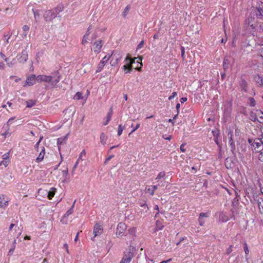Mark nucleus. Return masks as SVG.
<instances>
[{
    "label": "nucleus",
    "mask_w": 263,
    "mask_h": 263,
    "mask_svg": "<svg viewBox=\"0 0 263 263\" xmlns=\"http://www.w3.org/2000/svg\"><path fill=\"white\" fill-rule=\"evenodd\" d=\"M248 141L253 152L259 153L263 150L262 138H248Z\"/></svg>",
    "instance_id": "1"
},
{
    "label": "nucleus",
    "mask_w": 263,
    "mask_h": 263,
    "mask_svg": "<svg viewBox=\"0 0 263 263\" xmlns=\"http://www.w3.org/2000/svg\"><path fill=\"white\" fill-rule=\"evenodd\" d=\"M255 17L250 16L248 20V25L250 27L249 30L252 34L256 31L263 32V25H261L255 21Z\"/></svg>",
    "instance_id": "2"
},
{
    "label": "nucleus",
    "mask_w": 263,
    "mask_h": 263,
    "mask_svg": "<svg viewBox=\"0 0 263 263\" xmlns=\"http://www.w3.org/2000/svg\"><path fill=\"white\" fill-rule=\"evenodd\" d=\"M250 16L256 17V18L263 20V3L260 2L256 8L252 11Z\"/></svg>",
    "instance_id": "3"
},
{
    "label": "nucleus",
    "mask_w": 263,
    "mask_h": 263,
    "mask_svg": "<svg viewBox=\"0 0 263 263\" xmlns=\"http://www.w3.org/2000/svg\"><path fill=\"white\" fill-rule=\"evenodd\" d=\"M136 253V248L135 247H130L128 251L126 253H124V255L122 258L121 261L124 263H129L131 261L132 258L134 256Z\"/></svg>",
    "instance_id": "4"
},
{
    "label": "nucleus",
    "mask_w": 263,
    "mask_h": 263,
    "mask_svg": "<svg viewBox=\"0 0 263 263\" xmlns=\"http://www.w3.org/2000/svg\"><path fill=\"white\" fill-rule=\"evenodd\" d=\"M228 136L229 138V143L231 147V151L234 157H236V147L235 144L233 139V132L232 131H229L228 133Z\"/></svg>",
    "instance_id": "5"
},
{
    "label": "nucleus",
    "mask_w": 263,
    "mask_h": 263,
    "mask_svg": "<svg viewBox=\"0 0 263 263\" xmlns=\"http://www.w3.org/2000/svg\"><path fill=\"white\" fill-rule=\"evenodd\" d=\"M44 18L46 21H51L57 16L52 9L46 11L44 14Z\"/></svg>",
    "instance_id": "6"
},
{
    "label": "nucleus",
    "mask_w": 263,
    "mask_h": 263,
    "mask_svg": "<svg viewBox=\"0 0 263 263\" xmlns=\"http://www.w3.org/2000/svg\"><path fill=\"white\" fill-rule=\"evenodd\" d=\"M93 233L94 234V236L91 238V240L92 241H94L95 237H96L97 236L100 235L103 233L102 226L99 224L98 223H96L93 227Z\"/></svg>",
    "instance_id": "7"
},
{
    "label": "nucleus",
    "mask_w": 263,
    "mask_h": 263,
    "mask_svg": "<svg viewBox=\"0 0 263 263\" xmlns=\"http://www.w3.org/2000/svg\"><path fill=\"white\" fill-rule=\"evenodd\" d=\"M17 58L19 63L22 64L25 63L28 59V52L26 49L23 50L21 54L18 55Z\"/></svg>",
    "instance_id": "8"
},
{
    "label": "nucleus",
    "mask_w": 263,
    "mask_h": 263,
    "mask_svg": "<svg viewBox=\"0 0 263 263\" xmlns=\"http://www.w3.org/2000/svg\"><path fill=\"white\" fill-rule=\"evenodd\" d=\"M126 229V226L124 223L120 222L117 226L116 229V235L118 236L123 235L125 230Z\"/></svg>",
    "instance_id": "9"
},
{
    "label": "nucleus",
    "mask_w": 263,
    "mask_h": 263,
    "mask_svg": "<svg viewBox=\"0 0 263 263\" xmlns=\"http://www.w3.org/2000/svg\"><path fill=\"white\" fill-rule=\"evenodd\" d=\"M61 77V76L58 71H57L52 73V76H51V82L52 83V84L55 86L58 83L60 82Z\"/></svg>",
    "instance_id": "10"
},
{
    "label": "nucleus",
    "mask_w": 263,
    "mask_h": 263,
    "mask_svg": "<svg viewBox=\"0 0 263 263\" xmlns=\"http://www.w3.org/2000/svg\"><path fill=\"white\" fill-rule=\"evenodd\" d=\"M237 150L239 154L240 153V151L242 153H245L247 151V144L246 141L244 139L241 140L238 144Z\"/></svg>",
    "instance_id": "11"
},
{
    "label": "nucleus",
    "mask_w": 263,
    "mask_h": 263,
    "mask_svg": "<svg viewBox=\"0 0 263 263\" xmlns=\"http://www.w3.org/2000/svg\"><path fill=\"white\" fill-rule=\"evenodd\" d=\"M191 165H193L191 167L192 170L197 172L200 168L201 162L199 160L195 159L191 162Z\"/></svg>",
    "instance_id": "12"
},
{
    "label": "nucleus",
    "mask_w": 263,
    "mask_h": 263,
    "mask_svg": "<svg viewBox=\"0 0 263 263\" xmlns=\"http://www.w3.org/2000/svg\"><path fill=\"white\" fill-rule=\"evenodd\" d=\"M102 42V41L101 40H99L94 43L93 49L95 52L99 53L100 52L101 49L103 45Z\"/></svg>",
    "instance_id": "13"
},
{
    "label": "nucleus",
    "mask_w": 263,
    "mask_h": 263,
    "mask_svg": "<svg viewBox=\"0 0 263 263\" xmlns=\"http://www.w3.org/2000/svg\"><path fill=\"white\" fill-rule=\"evenodd\" d=\"M253 80L256 82L258 86H263V78L259 74H255L253 76Z\"/></svg>",
    "instance_id": "14"
},
{
    "label": "nucleus",
    "mask_w": 263,
    "mask_h": 263,
    "mask_svg": "<svg viewBox=\"0 0 263 263\" xmlns=\"http://www.w3.org/2000/svg\"><path fill=\"white\" fill-rule=\"evenodd\" d=\"M26 82L29 86L33 85L36 82V76L35 74H31L30 76L28 77Z\"/></svg>",
    "instance_id": "15"
},
{
    "label": "nucleus",
    "mask_w": 263,
    "mask_h": 263,
    "mask_svg": "<svg viewBox=\"0 0 263 263\" xmlns=\"http://www.w3.org/2000/svg\"><path fill=\"white\" fill-rule=\"evenodd\" d=\"M231 57H226L223 62V69L226 71L231 65Z\"/></svg>",
    "instance_id": "16"
},
{
    "label": "nucleus",
    "mask_w": 263,
    "mask_h": 263,
    "mask_svg": "<svg viewBox=\"0 0 263 263\" xmlns=\"http://www.w3.org/2000/svg\"><path fill=\"white\" fill-rule=\"evenodd\" d=\"M208 214L205 213H200L199 215L198 221L200 226H202L205 223L204 217H207Z\"/></svg>",
    "instance_id": "17"
},
{
    "label": "nucleus",
    "mask_w": 263,
    "mask_h": 263,
    "mask_svg": "<svg viewBox=\"0 0 263 263\" xmlns=\"http://www.w3.org/2000/svg\"><path fill=\"white\" fill-rule=\"evenodd\" d=\"M239 86L241 89V90H243L245 92H247V87L248 86V83L244 79H241V80L239 82Z\"/></svg>",
    "instance_id": "18"
},
{
    "label": "nucleus",
    "mask_w": 263,
    "mask_h": 263,
    "mask_svg": "<svg viewBox=\"0 0 263 263\" xmlns=\"http://www.w3.org/2000/svg\"><path fill=\"white\" fill-rule=\"evenodd\" d=\"M45 154V147L44 146H43L42 147V150H41V152L40 153L39 156L36 159V162L37 163L41 162L44 159Z\"/></svg>",
    "instance_id": "19"
},
{
    "label": "nucleus",
    "mask_w": 263,
    "mask_h": 263,
    "mask_svg": "<svg viewBox=\"0 0 263 263\" xmlns=\"http://www.w3.org/2000/svg\"><path fill=\"white\" fill-rule=\"evenodd\" d=\"M250 119L251 121L253 122H256L257 121L260 123H262V122L259 120L257 119V114L253 112V111H251L250 113Z\"/></svg>",
    "instance_id": "20"
},
{
    "label": "nucleus",
    "mask_w": 263,
    "mask_h": 263,
    "mask_svg": "<svg viewBox=\"0 0 263 263\" xmlns=\"http://www.w3.org/2000/svg\"><path fill=\"white\" fill-rule=\"evenodd\" d=\"M67 135L64 136V137H61L58 139L57 140V144L58 145V149L59 151H60V145L63 144L66 142V141L67 139Z\"/></svg>",
    "instance_id": "21"
},
{
    "label": "nucleus",
    "mask_w": 263,
    "mask_h": 263,
    "mask_svg": "<svg viewBox=\"0 0 263 263\" xmlns=\"http://www.w3.org/2000/svg\"><path fill=\"white\" fill-rule=\"evenodd\" d=\"M254 199L256 201L259 208L260 207L263 208V199L261 197H259L258 195L254 196Z\"/></svg>",
    "instance_id": "22"
},
{
    "label": "nucleus",
    "mask_w": 263,
    "mask_h": 263,
    "mask_svg": "<svg viewBox=\"0 0 263 263\" xmlns=\"http://www.w3.org/2000/svg\"><path fill=\"white\" fill-rule=\"evenodd\" d=\"M230 219L229 216H228L226 213L221 212L219 214V221L222 222H225L228 221Z\"/></svg>",
    "instance_id": "23"
},
{
    "label": "nucleus",
    "mask_w": 263,
    "mask_h": 263,
    "mask_svg": "<svg viewBox=\"0 0 263 263\" xmlns=\"http://www.w3.org/2000/svg\"><path fill=\"white\" fill-rule=\"evenodd\" d=\"M6 196L2 195L0 196V207L3 208L8 205V201L5 199Z\"/></svg>",
    "instance_id": "24"
},
{
    "label": "nucleus",
    "mask_w": 263,
    "mask_h": 263,
    "mask_svg": "<svg viewBox=\"0 0 263 263\" xmlns=\"http://www.w3.org/2000/svg\"><path fill=\"white\" fill-rule=\"evenodd\" d=\"M57 189L55 187L50 188L48 192L47 197L49 199H51L55 195Z\"/></svg>",
    "instance_id": "25"
},
{
    "label": "nucleus",
    "mask_w": 263,
    "mask_h": 263,
    "mask_svg": "<svg viewBox=\"0 0 263 263\" xmlns=\"http://www.w3.org/2000/svg\"><path fill=\"white\" fill-rule=\"evenodd\" d=\"M52 10L55 13V15L57 16V15L59 13L63 11L64 7L62 5H59L55 8Z\"/></svg>",
    "instance_id": "26"
},
{
    "label": "nucleus",
    "mask_w": 263,
    "mask_h": 263,
    "mask_svg": "<svg viewBox=\"0 0 263 263\" xmlns=\"http://www.w3.org/2000/svg\"><path fill=\"white\" fill-rule=\"evenodd\" d=\"M76 202V200L74 201L71 207L67 210V211L65 213V214L63 216V218L68 217L70 214H71L73 212V208L74 206V203Z\"/></svg>",
    "instance_id": "27"
},
{
    "label": "nucleus",
    "mask_w": 263,
    "mask_h": 263,
    "mask_svg": "<svg viewBox=\"0 0 263 263\" xmlns=\"http://www.w3.org/2000/svg\"><path fill=\"white\" fill-rule=\"evenodd\" d=\"M164 226L162 224L161 221L157 220L156 222V227L155 229V232H157L159 230H161L163 229Z\"/></svg>",
    "instance_id": "28"
},
{
    "label": "nucleus",
    "mask_w": 263,
    "mask_h": 263,
    "mask_svg": "<svg viewBox=\"0 0 263 263\" xmlns=\"http://www.w3.org/2000/svg\"><path fill=\"white\" fill-rule=\"evenodd\" d=\"M123 69L126 71L125 73L130 72L133 70V66L131 64H126L123 66Z\"/></svg>",
    "instance_id": "29"
},
{
    "label": "nucleus",
    "mask_w": 263,
    "mask_h": 263,
    "mask_svg": "<svg viewBox=\"0 0 263 263\" xmlns=\"http://www.w3.org/2000/svg\"><path fill=\"white\" fill-rule=\"evenodd\" d=\"M107 139L108 137L104 133L101 134L100 141L103 145H104L106 143Z\"/></svg>",
    "instance_id": "30"
},
{
    "label": "nucleus",
    "mask_w": 263,
    "mask_h": 263,
    "mask_svg": "<svg viewBox=\"0 0 263 263\" xmlns=\"http://www.w3.org/2000/svg\"><path fill=\"white\" fill-rule=\"evenodd\" d=\"M232 215L231 218L233 219L234 220L236 219V215L237 214V209L236 206H234L231 210Z\"/></svg>",
    "instance_id": "31"
},
{
    "label": "nucleus",
    "mask_w": 263,
    "mask_h": 263,
    "mask_svg": "<svg viewBox=\"0 0 263 263\" xmlns=\"http://www.w3.org/2000/svg\"><path fill=\"white\" fill-rule=\"evenodd\" d=\"M158 185H152L147 189V192L149 193L151 195H153L155 191L157 189Z\"/></svg>",
    "instance_id": "32"
},
{
    "label": "nucleus",
    "mask_w": 263,
    "mask_h": 263,
    "mask_svg": "<svg viewBox=\"0 0 263 263\" xmlns=\"http://www.w3.org/2000/svg\"><path fill=\"white\" fill-rule=\"evenodd\" d=\"M36 102V100H29L26 101V107L31 108L33 106Z\"/></svg>",
    "instance_id": "33"
},
{
    "label": "nucleus",
    "mask_w": 263,
    "mask_h": 263,
    "mask_svg": "<svg viewBox=\"0 0 263 263\" xmlns=\"http://www.w3.org/2000/svg\"><path fill=\"white\" fill-rule=\"evenodd\" d=\"M140 206L143 208L142 209V211H141V213H146L147 212L148 210V206L145 203V202H143V203H140Z\"/></svg>",
    "instance_id": "34"
},
{
    "label": "nucleus",
    "mask_w": 263,
    "mask_h": 263,
    "mask_svg": "<svg viewBox=\"0 0 263 263\" xmlns=\"http://www.w3.org/2000/svg\"><path fill=\"white\" fill-rule=\"evenodd\" d=\"M33 13L34 14V19L36 22L37 21V20L40 18V11L36 9H32Z\"/></svg>",
    "instance_id": "35"
},
{
    "label": "nucleus",
    "mask_w": 263,
    "mask_h": 263,
    "mask_svg": "<svg viewBox=\"0 0 263 263\" xmlns=\"http://www.w3.org/2000/svg\"><path fill=\"white\" fill-rule=\"evenodd\" d=\"M137 58H132L129 57V54H128L126 57L125 58V61L126 62L129 61V64H131V65H132V64L133 63H134L135 62V60L137 59Z\"/></svg>",
    "instance_id": "36"
},
{
    "label": "nucleus",
    "mask_w": 263,
    "mask_h": 263,
    "mask_svg": "<svg viewBox=\"0 0 263 263\" xmlns=\"http://www.w3.org/2000/svg\"><path fill=\"white\" fill-rule=\"evenodd\" d=\"M15 245H16V240H14L13 244L11 246V248L9 251L8 255H11L13 254V251L15 248Z\"/></svg>",
    "instance_id": "37"
},
{
    "label": "nucleus",
    "mask_w": 263,
    "mask_h": 263,
    "mask_svg": "<svg viewBox=\"0 0 263 263\" xmlns=\"http://www.w3.org/2000/svg\"><path fill=\"white\" fill-rule=\"evenodd\" d=\"M128 233L130 235L132 236H136V229L135 228H132L128 230Z\"/></svg>",
    "instance_id": "38"
},
{
    "label": "nucleus",
    "mask_w": 263,
    "mask_h": 263,
    "mask_svg": "<svg viewBox=\"0 0 263 263\" xmlns=\"http://www.w3.org/2000/svg\"><path fill=\"white\" fill-rule=\"evenodd\" d=\"M165 176V173L164 171L161 172L155 178V180L158 181L160 179L163 178Z\"/></svg>",
    "instance_id": "39"
},
{
    "label": "nucleus",
    "mask_w": 263,
    "mask_h": 263,
    "mask_svg": "<svg viewBox=\"0 0 263 263\" xmlns=\"http://www.w3.org/2000/svg\"><path fill=\"white\" fill-rule=\"evenodd\" d=\"M104 65H105V64L103 63V62H100L98 65L97 70H96V72H99L101 71V70L104 67Z\"/></svg>",
    "instance_id": "40"
},
{
    "label": "nucleus",
    "mask_w": 263,
    "mask_h": 263,
    "mask_svg": "<svg viewBox=\"0 0 263 263\" xmlns=\"http://www.w3.org/2000/svg\"><path fill=\"white\" fill-rule=\"evenodd\" d=\"M82 98H83L82 94L80 92H77L73 97L74 99L77 100H79L80 99H82Z\"/></svg>",
    "instance_id": "41"
},
{
    "label": "nucleus",
    "mask_w": 263,
    "mask_h": 263,
    "mask_svg": "<svg viewBox=\"0 0 263 263\" xmlns=\"http://www.w3.org/2000/svg\"><path fill=\"white\" fill-rule=\"evenodd\" d=\"M249 105L250 106H255V105H256V101L255 100V99L253 98H252V97H250L249 98Z\"/></svg>",
    "instance_id": "42"
},
{
    "label": "nucleus",
    "mask_w": 263,
    "mask_h": 263,
    "mask_svg": "<svg viewBox=\"0 0 263 263\" xmlns=\"http://www.w3.org/2000/svg\"><path fill=\"white\" fill-rule=\"evenodd\" d=\"M43 82L49 83L51 82V78L50 76L43 75Z\"/></svg>",
    "instance_id": "43"
},
{
    "label": "nucleus",
    "mask_w": 263,
    "mask_h": 263,
    "mask_svg": "<svg viewBox=\"0 0 263 263\" xmlns=\"http://www.w3.org/2000/svg\"><path fill=\"white\" fill-rule=\"evenodd\" d=\"M111 55H106L103 58L101 62H103V63L105 64L106 62L108 61V60L111 58Z\"/></svg>",
    "instance_id": "44"
},
{
    "label": "nucleus",
    "mask_w": 263,
    "mask_h": 263,
    "mask_svg": "<svg viewBox=\"0 0 263 263\" xmlns=\"http://www.w3.org/2000/svg\"><path fill=\"white\" fill-rule=\"evenodd\" d=\"M124 129V126H122L121 124L119 125L118 130V135L119 136L122 134V132Z\"/></svg>",
    "instance_id": "45"
},
{
    "label": "nucleus",
    "mask_w": 263,
    "mask_h": 263,
    "mask_svg": "<svg viewBox=\"0 0 263 263\" xmlns=\"http://www.w3.org/2000/svg\"><path fill=\"white\" fill-rule=\"evenodd\" d=\"M130 9V6L129 5L127 6L125 9L124 12H123L122 15L124 17H125L128 13V12Z\"/></svg>",
    "instance_id": "46"
},
{
    "label": "nucleus",
    "mask_w": 263,
    "mask_h": 263,
    "mask_svg": "<svg viewBox=\"0 0 263 263\" xmlns=\"http://www.w3.org/2000/svg\"><path fill=\"white\" fill-rule=\"evenodd\" d=\"M218 151H219L218 158H221L222 157V155L223 154V152L222 150V145H219Z\"/></svg>",
    "instance_id": "47"
},
{
    "label": "nucleus",
    "mask_w": 263,
    "mask_h": 263,
    "mask_svg": "<svg viewBox=\"0 0 263 263\" xmlns=\"http://www.w3.org/2000/svg\"><path fill=\"white\" fill-rule=\"evenodd\" d=\"M113 113L112 107L109 109V110L107 115V120H111V116Z\"/></svg>",
    "instance_id": "48"
},
{
    "label": "nucleus",
    "mask_w": 263,
    "mask_h": 263,
    "mask_svg": "<svg viewBox=\"0 0 263 263\" xmlns=\"http://www.w3.org/2000/svg\"><path fill=\"white\" fill-rule=\"evenodd\" d=\"M43 138V137H41L39 140L38 141V142L34 145V149L36 151H39V145L40 142H41V141L42 140Z\"/></svg>",
    "instance_id": "49"
},
{
    "label": "nucleus",
    "mask_w": 263,
    "mask_h": 263,
    "mask_svg": "<svg viewBox=\"0 0 263 263\" xmlns=\"http://www.w3.org/2000/svg\"><path fill=\"white\" fill-rule=\"evenodd\" d=\"M43 75H39L37 76H36V82H43Z\"/></svg>",
    "instance_id": "50"
},
{
    "label": "nucleus",
    "mask_w": 263,
    "mask_h": 263,
    "mask_svg": "<svg viewBox=\"0 0 263 263\" xmlns=\"http://www.w3.org/2000/svg\"><path fill=\"white\" fill-rule=\"evenodd\" d=\"M181 57L183 60L185 59V48L183 46H181Z\"/></svg>",
    "instance_id": "51"
},
{
    "label": "nucleus",
    "mask_w": 263,
    "mask_h": 263,
    "mask_svg": "<svg viewBox=\"0 0 263 263\" xmlns=\"http://www.w3.org/2000/svg\"><path fill=\"white\" fill-rule=\"evenodd\" d=\"M88 36L84 35L82 41V44L83 45H85L86 43L88 42L87 40L88 39Z\"/></svg>",
    "instance_id": "52"
},
{
    "label": "nucleus",
    "mask_w": 263,
    "mask_h": 263,
    "mask_svg": "<svg viewBox=\"0 0 263 263\" xmlns=\"http://www.w3.org/2000/svg\"><path fill=\"white\" fill-rule=\"evenodd\" d=\"M258 116L260 119L263 120V111L260 109L257 110Z\"/></svg>",
    "instance_id": "53"
},
{
    "label": "nucleus",
    "mask_w": 263,
    "mask_h": 263,
    "mask_svg": "<svg viewBox=\"0 0 263 263\" xmlns=\"http://www.w3.org/2000/svg\"><path fill=\"white\" fill-rule=\"evenodd\" d=\"M115 57V56L114 54L113 58H112V59L110 61V64L112 66H116L118 64V63L114 60Z\"/></svg>",
    "instance_id": "54"
},
{
    "label": "nucleus",
    "mask_w": 263,
    "mask_h": 263,
    "mask_svg": "<svg viewBox=\"0 0 263 263\" xmlns=\"http://www.w3.org/2000/svg\"><path fill=\"white\" fill-rule=\"evenodd\" d=\"M118 53H120V52L119 51H113L112 52L111 54L112 58H113V55L114 54L115 56V59L119 58V55H118Z\"/></svg>",
    "instance_id": "55"
},
{
    "label": "nucleus",
    "mask_w": 263,
    "mask_h": 263,
    "mask_svg": "<svg viewBox=\"0 0 263 263\" xmlns=\"http://www.w3.org/2000/svg\"><path fill=\"white\" fill-rule=\"evenodd\" d=\"M114 157V155H110L108 156L105 160L104 161V164H106L108 163V162L110 160L111 158H112Z\"/></svg>",
    "instance_id": "56"
},
{
    "label": "nucleus",
    "mask_w": 263,
    "mask_h": 263,
    "mask_svg": "<svg viewBox=\"0 0 263 263\" xmlns=\"http://www.w3.org/2000/svg\"><path fill=\"white\" fill-rule=\"evenodd\" d=\"M177 92H173L172 95L168 97V100H171L172 99H174L177 96Z\"/></svg>",
    "instance_id": "57"
},
{
    "label": "nucleus",
    "mask_w": 263,
    "mask_h": 263,
    "mask_svg": "<svg viewBox=\"0 0 263 263\" xmlns=\"http://www.w3.org/2000/svg\"><path fill=\"white\" fill-rule=\"evenodd\" d=\"M144 45V41H142L138 45L137 50L140 49Z\"/></svg>",
    "instance_id": "58"
},
{
    "label": "nucleus",
    "mask_w": 263,
    "mask_h": 263,
    "mask_svg": "<svg viewBox=\"0 0 263 263\" xmlns=\"http://www.w3.org/2000/svg\"><path fill=\"white\" fill-rule=\"evenodd\" d=\"M79 160H78L76 161V162L75 164L74 165V166H73L72 171V172H71L72 174H73L74 172V170H75V169L77 167V166H78V163H79Z\"/></svg>",
    "instance_id": "59"
},
{
    "label": "nucleus",
    "mask_w": 263,
    "mask_h": 263,
    "mask_svg": "<svg viewBox=\"0 0 263 263\" xmlns=\"http://www.w3.org/2000/svg\"><path fill=\"white\" fill-rule=\"evenodd\" d=\"M260 153L258 155V159L259 161L263 162V152H260Z\"/></svg>",
    "instance_id": "60"
},
{
    "label": "nucleus",
    "mask_w": 263,
    "mask_h": 263,
    "mask_svg": "<svg viewBox=\"0 0 263 263\" xmlns=\"http://www.w3.org/2000/svg\"><path fill=\"white\" fill-rule=\"evenodd\" d=\"M118 55H119V58L115 59L114 58V60L118 63V62L122 58V55H121V53H118Z\"/></svg>",
    "instance_id": "61"
},
{
    "label": "nucleus",
    "mask_w": 263,
    "mask_h": 263,
    "mask_svg": "<svg viewBox=\"0 0 263 263\" xmlns=\"http://www.w3.org/2000/svg\"><path fill=\"white\" fill-rule=\"evenodd\" d=\"M185 144H186L185 143H183V144H182L180 146V151L182 152H185V148H184Z\"/></svg>",
    "instance_id": "62"
},
{
    "label": "nucleus",
    "mask_w": 263,
    "mask_h": 263,
    "mask_svg": "<svg viewBox=\"0 0 263 263\" xmlns=\"http://www.w3.org/2000/svg\"><path fill=\"white\" fill-rule=\"evenodd\" d=\"M243 249H244V251L245 252V253L246 254H248V253H249V250H248V246H247V245L246 243H245V246L243 247Z\"/></svg>",
    "instance_id": "63"
},
{
    "label": "nucleus",
    "mask_w": 263,
    "mask_h": 263,
    "mask_svg": "<svg viewBox=\"0 0 263 263\" xmlns=\"http://www.w3.org/2000/svg\"><path fill=\"white\" fill-rule=\"evenodd\" d=\"M29 26L26 25L23 27V29L25 32L28 31L29 30Z\"/></svg>",
    "instance_id": "64"
}]
</instances>
